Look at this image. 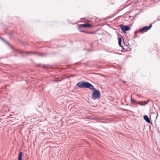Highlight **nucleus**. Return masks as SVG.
<instances>
[{"label":"nucleus","instance_id":"7ed1b4c3","mask_svg":"<svg viewBox=\"0 0 160 160\" xmlns=\"http://www.w3.org/2000/svg\"><path fill=\"white\" fill-rule=\"evenodd\" d=\"M152 27V24H151L148 26H145L141 29H139V32H142L143 31H146L149 30Z\"/></svg>","mask_w":160,"mask_h":160},{"label":"nucleus","instance_id":"20e7f679","mask_svg":"<svg viewBox=\"0 0 160 160\" xmlns=\"http://www.w3.org/2000/svg\"><path fill=\"white\" fill-rule=\"evenodd\" d=\"M25 53L28 54H37L38 56H45V54H42L41 53H38L36 52H25Z\"/></svg>","mask_w":160,"mask_h":160},{"label":"nucleus","instance_id":"423d86ee","mask_svg":"<svg viewBox=\"0 0 160 160\" xmlns=\"http://www.w3.org/2000/svg\"><path fill=\"white\" fill-rule=\"evenodd\" d=\"M143 118L148 123H150V121L148 117V116L145 115H144L143 116Z\"/></svg>","mask_w":160,"mask_h":160},{"label":"nucleus","instance_id":"4468645a","mask_svg":"<svg viewBox=\"0 0 160 160\" xmlns=\"http://www.w3.org/2000/svg\"><path fill=\"white\" fill-rule=\"evenodd\" d=\"M12 32H9L8 33V35H9V36H11L12 34Z\"/></svg>","mask_w":160,"mask_h":160},{"label":"nucleus","instance_id":"0eeeda50","mask_svg":"<svg viewBox=\"0 0 160 160\" xmlns=\"http://www.w3.org/2000/svg\"><path fill=\"white\" fill-rule=\"evenodd\" d=\"M22 152H20L18 155V160H22Z\"/></svg>","mask_w":160,"mask_h":160},{"label":"nucleus","instance_id":"9d476101","mask_svg":"<svg viewBox=\"0 0 160 160\" xmlns=\"http://www.w3.org/2000/svg\"><path fill=\"white\" fill-rule=\"evenodd\" d=\"M78 29L79 30L80 32H83V31L82 30V27H80L79 26V27H78Z\"/></svg>","mask_w":160,"mask_h":160},{"label":"nucleus","instance_id":"f257e3e1","mask_svg":"<svg viewBox=\"0 0 160 160\" xmlns=\"http://www.w3.org/2000/svg\"><path fill=\"white\" fill-rule=\"evenodd\" d=\"M77 86L79 88H88L94 91L92 94V98L93 99H99L100 98V93L99 91L96 89L94 86L90 83L86 82H80L77 84Z\"/></svg>","mask_w":160,"mask_h":160},{"label":"nucleus","instance_id":"9b49d317","mask_svg":"<svg viewBox=\"0 0 160 160\" xmlns=\"http://www.w3.org/2000/svg\"><path fill=\"white\" fill-rule=\"evenodd\" d=\"M138 32H139V30L138 31H136L134 33V34H137V33H138Z\"/></svg>","mask_w":160,"mask_h":160},{"label":"nucleus","instance_id":"1a4fd4ad","mask_svg":"<svg viewBox=\"0 0 160 160\" xmlns=\"http://www.w3.org/2000/svg\"><path fill=\"white\" fill-rule=\"evenodd\" d=\"M1 39L3 41L6 43L7 44H8V45H10L9 43L8 42H7L5 40H4V39L2 38H1Z\"/></svg>","mask_w":160,"mask_h":160},{"label":"nucleus","instance_id":"dca6fc26","mask_svg":"<svg viewBox=\"0 0 160 160\" xmlns=\"http://www.w3.org/2000/svg\"><path fill=\"white\" fill-rule=\"evenodd\" d=\"M131 101L132 102H134V101L132 100V98H131Z\"/></svg>","mask_w":160,"mask_h":160},{"label":"nucleus","instance_id":"f8f14e48","mask_svg":"<svg viewBox=\"0 0 160 160\" xmlns=\"http://www.w3.org/2000/svg\"><path fill=\"white\" fill-rule=\"evenodd\" d=\"M150 100H147V101L146 102H145V103L144 104L145 105L148 103L150 101Z\"/></svg>","mask_w":160,"mask_h":160},{"label":"nucleus","instance_id":"2eb2a0df","mask_svg":"<svg viewBox=\"0 0 160 160\" xmlns=\"http://www.w3.org/2000/svg\"><path fill=\"white\" fill-rule=\"evenodd\" d=\"M138 104L140 105H145V104H141L140 102H138Z\"/></svg>","mask_w":160,"mask_h":160},{"label":"nucleus","instance_id":"f3484780","mask_svg":"<svg viewBox=\"0 0 160 160\" xmlns=\"http://www.w3.org/2000/svg\"><path fill=\"white\" fill-rule=\"evenodd\" d=\"M116 53V54H118V53Z\"/></svg>","mask_w":160,"mask_h":160},{"label":"nucleus","instance_id":"f03ea898","mask_svg":"<svg viewBox=\"0 0 160 160\" xmlns=\"http://www.w3.org/2000/svg\"><path fill=\"white\" fill-rule=\"evenodd\" d=\"M120 28L122 32L124 33H125L127 31L129 30L130 29V27L128 26L123 25H121Z\"/></svg>","mask_w":160,"mask_h":160},{"label":"nucleus","instance_id":"ddd939ff","mask_svg":"<svg viewBox=\"0 0 160 160\" xmlns=\"http://www.w3.org/2000/svg\"><path fill=\"white\" fill-rule=\"evenodd\" d=\"M137 34H135L134 35V36H133V38H136L137 37Z\"/></svg>","mask_w":160,"mask_h":160},{"label":"nucleus","instance_id":"6e6552de","mask_svg":"<svg viewBox=\"0 0 160 160\" xmlns=\"http://www.w3.org/2000/svg\"><path fill=\"white\" fill-rule=\"evenodd\" d=\"M121 41H122L121 38H118V43L120 47L121 46Z\"/></svg>","mask_w":160,"mask_h":160},{"label":"nucleus","instance_id":"39448f33","mask_svg":"<svg viewBox=\"0 0 160 160\" xmlns=\"http://www.w3.org/2000/svg\"><path fill=\"white\" fill-rule=\"evenodd\" d=\"M81 27L86 28V27H91V25L88 24L86 23L85 24H81L79 26Z\"/></svg>","mask_w":160,"mask_h":160}]
</instances>
